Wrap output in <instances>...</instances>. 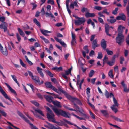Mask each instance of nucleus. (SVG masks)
<instances>
[{
	"mask_svg": "<svg viewBox=\"0 0 129 129\" xmlns=\"http://www.w3.org/2000/svg\"><path fill=\"white\" fill-rule=\"evenodd\" d=\"M50 106L52 107V109L58 116H61L65 118H69L70 117V114L69 113L60 109H58L51 105H50Z\"/></svg>",
	"mask_w": 129,
	"mask_h": 129,
	"instance_id": "f257e3e1",
	"label": "nucleus"
},
{
	"mask_svg": "<svg viewBox=\"0 0 129 129\" xmlns=\"http://www.w3.org/2000/svg\"><path fill=\"white\" fill-rule=\"evenodd\" d=\"M17 114L20 117L23 118L25 122L28 123L31 126L30 128L31 129H38L36 126L31 123L30 121L20 111L17 110Z\"/></svg>",
	"mask_w": 129,
	"mask_h": 129,
	"instance_id": "f03ea898",
	"label": "nucleus"
},
{
	"mask_svg": "<svg viewBox=\"0 0 129 129\" xmlns=\"http://www.w3.org/2000/svg\"><path fill=\"white\" fill-rule=\"evenodd\" d=\"M115 40L116 42L119 45L121 46L124 41V35H118Z\"/></svg>",
	"mask_w": 129,
	"mask_h": 129,
	"instance_id": "7ed1b4c3",
	"label": "nucleus"
},
{
	"mask_svg": "<svg viewBox=\"0 0 129 129\" xmlns=\"http://www.w3.org/2000/svg\"><path fill=\"white\" fill-rule=\"evenodd\" d=\"M76 18L78 20H75L74 21V24L75 25H79L84 23L85 21V19L84 18H80L77 17Z\"/></svg>",
	"mask_w": 129,
	"mask_h": 129,
	"instance_id": "20e7f679",
	"label": "nucleus"
},
{
	"mask_svg": "<svg viewBox=\"0 0 129 129\" xmlns=\"http://www.w3.org/2000/svg\"><path fill=\"white\" fill-rule=\"evenodd\" d=\"M68 99L70 100L72 103H75V102L79 105H82V104L80 101L76 97H73L70 96Z\"/></svg>",
	"mask_w": 129,
	"mask_h": 129,
	"instance_id": "39448f33",
	"label": "nucleus"
},
{
	"mask_svg": "<svg viewBox=\"0 0 129 129\" xmlns=\"http://www.w3.org/2000/svg\"><path fill=\"white\" fill-rule=\"evenodd\" d=\"M47 118L50 121L53 122L55 120L54 118L55 115L53 112L52 113H47Z\"/></svg>",
	"mask_w": 129,
	"mask_h": 129,
	"instance_id": "423d86ee",
	"label": "nucleus"
},
{
	"mask_svg": "<svg viewBox=\"0 0 129 129\" xmlns=\"http://www.w3.org/2000/svg\"><path fill=\"white\" fill-rule=\"evenodd\" d=\"M32 78L36 84L38 83L39 85H41V84H43L44 83L43 80H42L40 82L39 77L37 76H33Z\"/></svg>",
	"mask_w": 129,
	"mask_h": 129,
	"instance_id": "0eeeda50",
	"label": "nucleus"
},
{
	"mask_svg": "<svg viewBox=\"0 0 129 129\" xmlns=\"http://www.w3.org/2000/svg\"><path fill=\"white\" fill-rule=\"evenodd\" d=\"M118 56V55H114L111 59V62L109 61H108L107 62V64L110 66L113 65L115 64L116 57H117Z\"/></svg>",
	"mask_w": 129,
	"mask_h": 129,
	"instance_id": "6e6552de",
	"label": "nucleus"
},
{
	"mask_svg": "<svg viewBox=\"0 0 129 129\" xmlns=\"http://www.w3.org/2000/svg\"><path fill=\"white\" fill-rule=\"evenodd\" d=\"M0 92L2 93L3 95L6 99L9 100L10 101L13 103V101L9 97L7 94L3 90L1 87L0 86Z\"/></svg>",
	"mask_w": 129,
	"mask_h": 129,
	"instance_id": "1a4fd4ad",
	"label": "nucleus"
},
{
	"mask_svg": "<svg viewBox=\"0 0 129 129\" xmlns=\"http://www.w3.org/2000/svg\"><path fill=\"white\" fill-rule=\"evenodd\" d=\"M58 88L60 92L62 93L65 95V96L68 99L70 96L65 90H63L61 86L59 87Z\"/></svg>",
	"mask_w": 129,
	"mask_h": 129,
	"instance_id": "9d476101",
	"label": "nucleus"
},
{
	"mask_svg": "<svg viewBox=\"0 0 129 129\" xmlns=\"http://www.w3.org/2000/svg\"><path fill=\"white\" fill-rule=\"evenodd\" d=\"M116 19L117 20H122L125 21L126 20V17L123 13H119V16L116 17Z\"/></svg>",
	"mask_w": 129,
	"mask_h": 129,
	"instance_id": "9b49d317",
	"label": "nucleus"
},
{
	"mask_svg": "<svg viewBox=\"0 0 129 129\" xmlns=\"http://www.w3.org/2000/svg\"><path fill=\"white\" fill-rule=\"evenodd\" d=\"M8 26L6 22H4L0 24V28L4 29V31L5 32L7 30Z\"/></svg>",
	"mask_w": 129,
	"mask_h": 129,
	"instance_id": "f8f14e48",
	"label": "nucleus"
},
{
	"mask_svg": "<svg viewBox=\"0 0 129 129\" xmlns=\"http://www.w3.org/2000/svg\"><path fill=\"white\" fill-rule=\"evenodd\" d=\"M125 27L122 26L121 25L119 26L118 28V35H123V29H125Z\"/></svg>",
	"mask_w": 129,
	"mask_h": 129,
	"instance_id": "ddd939ff",
	"label": "nucleus"
},
{
	"mask_svg": "<svg viewBox=\"0 0 129 129\" xmlns=\"http://www.w3.org/2000/svg\"><path fill=\"white\" fill-rule=\"evenodd\" d=\"M101 46L104 50H105L106 49L107 46L106 41L104 39L102 40L101 42Z\"/></svg>",
	"mask_w": 129,
	"mask_h": 129,
	"instance_id": "4468645a",
	"label": "nucleus"
},
{
	"mask_svg": "<svg viewBox=\"0 0 129 129\" xmlns=\"http://www.w3.org/2000/svg\"><path fill=\"white\" fill-rule=\"evenodd\" d=\"M121 84L124 88V91L125 92H128L129 91V88H127V85L124 83V81H123L121 82Z\"/></svg>",
	"mask_w": 129,
	"mask_h": 129,
	"instance_id": "2eb2a0df",
	"label": "nucleus"
},
{
	"mask_svg": "<svg viewBox=\"0 0 129 129\" xmlns=\"http://www.w3.org/2000/svg\"><path fill=\"white\" fill-rule=\"evenodd\" d=\"M44 97L47 100L49 103L52 102L53 99V97L51 96H49L47 95H44Z\"/></svg>",
	"mask_w": 129,
	"mask_h": 129,
	"instance_id": "dca6fc26",
	"label": "nucleus"
},
{
	"mask_svg": "<svg viewBox=\"0 0 129 129\" xmlns=\"http://www.w3.org/2000/svg\"><path fill=\"white\" fill-rule=\"evenodd\" d=\"M92 48L94 50H95L96 47L98 46L96 39H95L92 42Z\"/></svg>",
	"mask_w": 129,
	"mask_h": 129,
	"instance_id": "f3484780",
	"label": "nucleus"
},
{
	"mask_svg": "<svg viewBox=\"0 0 129 129\" xmlns=\"http://www.w3.org/2000/svg\"><path fill=\"white\" fill-rule=\"evenodd\" d=\"M5 84L7 86V87L9 88V89L10 90L11 92L14 93V94L17 95V94L15 91L13 89H12L10 85L7 83H5Z\"/></svg>",
	"mask_w": 129,
	"mask_h": 129,
	"instance_id": "a211bd4d",
	"label": "nucleus"
},
{
	"mask_svg": "<svg viewBox=\"0 0 129 129\" xmlns=\"http://www.w3.org/2000/svg\"><path fill=\"white\" fill-rule=\"evenodd\" d=\"M100 112L105 117L107 118L109 116V114L107 110H100Z\"/></svg>",
	"mask_w": 129,
	"mask_h": 129,
	"instance_id": "6ab92c4d",
	"label": "nucleus"
},
{
	"mask_svg": "<svg viewBox=\"0 0 129 129\" xmlns=\"http://www.w3.org/2000/svg\"><path fill=\"white\" fill-rule=\"evenodd\" d=\"M40 31L42 34L46 36H49V35L47 34V33H50L51 32V31H49L44 29H40Z\"/></svg>",
	"mask_w": 129,
	"mask_h": 129,
	"instance_id": "aec40b11",
	"label": "nucleus"
},
{
	"mask_svg": "<svg viewBox=\"0 0 129 129\" xmlns=\"http://www.w3.org/2000/svg\"><path fill=\"white\" fill-rule=\"evenodd\" d=\"M105 32L107 35L111 36V35L110 34H109V26L108 24H106L105 25Z\"/></svg>",
	"mask_w": 129,
	"mask_h": 129,
	"instance_id": "412c9836",
	"label": "nucleus"
},
{
	"mask_svg": "<svg viewBox=\"0 0 129 129\" xmlns=\"http://www.w3.org/2000/svg\"><path fill=\"white\" fill-rule=\"evenodd\" d=\"M52 103L54 105L58 107L61 108L62 107L61 105L60 104V102H59L57 101H53Z\"/></svg>",
	"mask_w": 129,
	"mask_h": 129,
	"instance_id": "4be33fe9",
	"label": "nucleus"
},
{
	"mask_svg": "<svg viewBox=\"0 0 129 129\" xmlns=\"http://www.w3.org/2000/svg\"><path fill=\"white\" fill-rule=\"evenodd\" d=\"M85 16L86 18L89 17H94L95 15L94 13H90L87 12L85 14Z\"/></svg>",
	"mask_w": 129,
	"mask_h": 129,
	"instance_id": "5701e85b",
	"label": "nucleus"
},
{
	"mask_svg": "<svg viewBox=\"0 0 129 129\" xmlns=\"http://www.w3.org/2000/svg\"><path fill=\"white\" fill-rule=\"evenodd\" d=\"M45 84L47 88L51 89L53 86L51 84V82H47L45 83Z\"/></svg>",
	"mask_w": 129,
	"mask_h": 129,
	"instance_id": "b1692460",
	"label": "nucleus"
},
{
	"mask_svg": "<svg viewBox=\"0 0 129 129\" xmlns=\"http://www.w3.org/2000/svg\"><path fill=\"white\" fill-rule=\"evenodd\" d=\"M2 54L5 56H7L8 55V52L6 47L5 48L4 50L3 49L0 51Z\"/></svg>",
	"mask_w": 129,
	"mask_h": 129,
	"instance_id": "393cba45",
	"label": "nucleus"
},
{
	"mask_svg": "<svg viewBox=\"0 0 129 129\" xmlns=\"http://www.w3.org/2000/svg\"><path fill=\"white\" fill-rule=\"evenodd\" d=\"M35 111L38 113L40 115L43 116H44V115L42 111L40 110L39 109H37L35 110Z\"/></svg>",
	"mask_w": 129,
	"mask_h": 129,
	"instance_id": "a878e982",
	"label": "nucleus"
},
{
	"mask_svg": "<svg viewBox=\"0 0 129 129\" xmlns=\"http://www.w3.org/2000/svg\"><path fill=\"white\" fill-rule=\"evenodd\" d=\"M113 101L114 104L112 106H117L118 107L119 106V104L118 103L115 97L113 98Z\"/></svg>",
	"mask_w": 129,
	"mask_h": 129,
	"instance_id": "bb28decb",
	"label": "nucleus"
},
{
	"mask_svg": "<svg viewBox=\"0 0 129 129\" xmlns=\"http://www.w3.org/2000/svg\"><path fill=\"white\" fill-rule=\"evenodd\" d=\"M34 22L39 27H41L40 23L37 20L36 18L33 19Z\"/></svg>",
	"mask_w": 129,
	"mask_h": 129,
	"instance_id": "cd10ccee",
	"label": "nucleus"
},
{
	"mask_svg": "<svg viewBox=\"0 0 129 129\" xmlns=\"http://www.w3.org/2000/svg\"><path fill=\"white\" fill-rule=\"evenodd\" d=\"M105 50L107 52L108 55H113V52L112 51L110 50L108 48L106 49Z\"/></svg>",
	"mask_w": 129,
	"mask_h": 129,
	"instance_id": "c85d7f7f",
	"label": "nucleus"
},
{
	"mask_svg": "<svg viewBox=\"0 0 129 129\" xmlns=\"http://www.w3.org/2000/svg\"><path fill=\"white\" fill-rule=\"evenodd\" d=\"M18 31L19 32L20 35L23 37H24L25 35L24 33L23 32L22 30L20 28H18Z\"/></svg>",
	"mask_w": 129,
	"mask_h": 129,
	"instance_id": "c756f323",
	"label": "nucleus"
},
{
	"mask_svg": "<svg viewBox=\"0 0 129 129\" xmlns=\"http://www.w3.org/2000/svg\"><path fill=\"white\" fill-rule=\"evenodd\" d=\"M53 122L59 126H63L64 124V123L63 121H62V122H59L56 121V120Z\"/></svg>",
	"mask_w": 129,
	"mask_h": 129,
	"instance_id": "7c9ffc66",
	"label": "nucleus"
},
{
	"mask_svg": "<svg viewBox=\"0 0 129 129\" xmlns=\"http://www.w3.org/2000/svg\"><path fill=\"white\" fill-rule=\"evenodd\" d=\"M108 22H110L111 24L114 23L116 21V20L115 19H108L107 20Z\"/></svg>",
	"mask_w": 129,
	"mask_h": 129,
	"instance_id": "2f4dec72",
	"label": "nucleus"
},
{
	"mask_svg": "<svg viewBox=\"0 0 129 129\" xmlns=\"http://www.w3.org/2000/svg\"><path fill=\"white\" fill-rule=\"evenodd\" d=\"M95 73V72L93 70H91L90 71L89 74V77H91Z\"/></svg>",
	"mask_w": 129,
	"mask_h": 129,
	"instance_id": "473e14b6",
	"label": "nucleus"
},
{
	"mask_svg": "<svg viewBox=\"0 0 129 129\" xmlns=\"http://www.w3.org/2000/svg\"><path fill=\"white\" fill-rule=\"evenodd\" d=\"M40 38L43 40L46 43H49V40L45 38L43 36H40Z\"/></svg>",
	"mask_w": 129,
	"mask_h": 129,
	"instance_id": "72a5a7b5",
	"label": "nucleus"
},
{
	"mask_svg": "<svg viewBox=\"0 0 129 129\" xmlns=\"http://www.w3.org/2000/svg\"><path fill=\"white\" fill-rule=\"evenodd\" d=\"M72 69V67H71V68L68 69L67 70L65 71V74L66 75H68L71 72V71Z\"/></svg>",
	"mask_w": 129,
	"mask_h": 129,
	"instance_id": "f704fd0d",
	"label": "nucleus"
},
{
	"mask_svg": "<svg viewBox=\"0 0 129 129\" xmlns=\"http://www.w3.org/2000/svg\"><path fill=\"white\" fill-rule=\"evenodd\" d=\"M98 55L97 58L99 59H101L103 57V55L102 52H98Z\"/></svg>",
	"mask_w": 129,
	"mask_h": 129,
	"instance_id": "c9c22d12",
	"label": "nucleus"
},
{
	"mask_svg": "<svg viewBox=\"0 0 129 129\" xmlns=\"http://www.w3.org/2000/svg\"><path fill=\"white\" fill-rule=\"evenodd\" d=\"M115 107L112 106L110 107V108L115 113H116L118 111V110L117 108Z\"/></svg>",
	"mask_w": 129,
	"mask_h": 129,
	"instance_id": "e433bc0d",
	"label": "nucleus"
},
{
	"mask_svg": "<svg viewBox=\"0 0 129 129\" xmlns=\"http://www.w3.org/2000/svg\"><path fill=\"white\" fill-rule=\"evenodd\" d=\"M72 115H73L74 116L76 117V118H77L79 120H85V119L82 117H79L78 116H77L76 115L74 114L73 113H72Z\"/></svg>",
	"mask_w": 129,
	"mask_h": 129,
	"instance_id": "4c0bfd02",
	"label": "nucleus"
},
{
	"mask_svg": "<svg viewBox=\"0 0 129 129\" xmlns=\"http://www.w3.org/2000/svg\"><path fill=\"white\" fill-rule=\"evenodd\" d=\"M63 106L66 109H67L69 110L73 111H76V110L75 109L71 108L70 107H68L67 106L64 105Z\"/></svg>",
	"mask_w": 129,
	"mask_h": 129,
	"instance_id": "58836bf2",
	"label": "nucleus"
},
{
	"mask_svg": "<svg viewBox=\"0 0 129 129\" xmlns=\"http://www.w3.org/2000/svg\"><path fill=\"white\" fill-rule=\"evenodd\" d=\"M118 10V7L116 8H115V10L113 11L112 13L115 15H116L117 14V11Z\"/></svg>",
	"mask_w": 129,
	"mask_h": 129,
	"instance_id": "ea45409f",
	"label": "nucleus"
},
{
	"mask_svg": "<svg viewBox=\"0 0 129 129\" xmlns=\"http://www.w3.org/2000/svg\"><path fill=\"white\" fill-rule=\"evenodd\" d=\"M0 113L2 116L6 117L7 116V113L3 110H0Z\"/></svg>",
	"mask_w": 129,
	"mask_h": 129,
	"instance_id": "a19ab883",
	"label": "nucleus"
},
{
	"mask_svg": "<svg viewBox=\"0 0 129 129\" xmlns=\"http://www.w3.org/2000/svg\"><path fill=\"white\" fill-rule=\"evenodd\" d=\"M46 72L48 74L50 77H53V75L51 72L49 70H47Z\"/></svg>",
	"mask_w": 129,
	"mask_h": 129,
	"instance_id": "79ce46f5",
	"label": "nucleus"
},
{
	"mask_svg": "<svg viewBox=\"0 0 129 129\" xmlns=\"http://www.w3.org/2000/svg\"><path fill=\"white\" fill-rule=\"evenodd\" d=\"M31 102L37 107H38L39 105V103L36 101H31Z\"/></svg>",
	"mask_w": 129,
	"mask_h": 129,
	"instance_id": "37998d69",
	"label": "nucleus"
},
{
	"mask_svg": "<svg viewBox=\"0 0 129 129\" xmlns=\"http://www.w3.org/2000/svg\"><path fill=\"white\" fill-rule=\"evenodd\" d=\"M108 75L111 78H113L114 77V76L112 74V70H110L109 72Z\"/></svg>",
	"mask_w": 129,
	"mask_h": 129,
	"instance_id": "c03bdc74",
	"label": "nucleus"
},
{
	"mask_svg": "<svg viewBox=\"0 0 129 129\" xmlns=\"http://www.w3.org/2000/svg\"><path fill=\"white\" fill-rule=\"evenodd\" d=\"M83 49L85 50L87 53H88L89 52V50L88 49V46L86 45L83 48Z\"/></svg>",
	"mask_w": 129,
	"mask_h": 129,
	"instance_id": "a18cd8bd",
	"label": "nucleus"
},
{
	"mask_svg": "<svg viewBox=\"0 0 129 129\" xmlns=\"http://www.w3.org/2000/svg\"><path fill=\"white\" fill-rule=\"evenodd\" d=\"M19 60H20V64L23 67L25 68H26V64H25L23 63V61H22V60L21 59H20Z\"/></svg>",
	"mask_w": 129,
	"mask_h": 129,
	"instance_id": "49530a36",
	"label": "nucleus"
},
{
	"mask_svg": "<svg viewBox=\"0 0 129 129\" xmlns=\"http://www.w3.org/2000/svg\"><path fill=\"white\" fill-rule=\"evenodd\" d=\"M19 60H20V64L23 67L25 68H26V64H25L23 63V61H22V60L21 59H20Z\"/></svg>",
	"mask_w": 129,
	"mask_h": 129,
	"instance_id": "de8ad7c7",
	"label": "nucleus"
},
{
	"mask_svg": "<svg viewBox=\"0 0 129 129\" xmlns=\"http://www.w3.org/2000/svg\"><path fill=\"white\" fill-rule=\"evenodd\" d=\"M125 59L123 57H120V62L121 64H122L123 63V62L124 61Z\"/></svg>",
	"mask_w": 129,
	"mask_h": 129,
	"instance_id": "09e8293b",
	"label": "nucleus"
},
{
	"mask_svg": "<svg viewBox=\"0 0 129 129\" xmlns=\"http://www.w3.org/2000/svg\"><path fill=\"white\" fill-rule=\"evenodd\" d=\"M105 95L107 98H108L109 97V93L106 90H105Z\"/></svg>",
	"mask_w": 129,
	"mask_h": 129,
	"instance_id": "8fccbe9b",
	"label": "nucleus"
},
{
	"mask_svg": "<svg viewBox=\"0 0 129 129\" xmlns=\"http://www.w3.org/2000/svg\"><path fill=\"white\" fill-rule=\"evenodd\" d=\"M89 113L91 115L92 117L94 119H95V115L93 114L92 112H91L90 111H89Z\"/></svg>",
	"mask_w": 129,
	"mask_h": 129,
	"instance_id": "3c124183",
	"label": "nucleus"
},
{
	"mask_svg": "<svg viewBox=\"0 0 129 129\" xmlns=\"http://www.w3.org/2000/svg\"><path fill=\"white\" fill-rule=\"evenodd\" d=\"M47 3L48 4H50L52 5H54V4L53 0H48L47 1Z\"/></svg>",
	"mask_w": 129,
	"mask_h": 129,
	"instance_id": "603ef678",
	"label": "nucleus"
},
{
	"mask_svg": "<svg viewBox=\"0 0 129 129\" xmlns=\"http://www.w3.org/2000/svg\"><path fill=\"white\" fill-rule=\"evenodd\" d=\"M78 111L80 113H82L83 115V116L85 118L87 119L89 118V117L88 116H87L85 114L82 113L81 111L80 110H78Z\"/></svg>",
	"mask_w": 129,
	"mask_h": 129,
	"instance_id": "864d4df0",
	"label": "nucleus"
},
{
	"mask_svg": "<svg viewBox=\"0 0 129 129\" xmlns=\"http://www.w3.org/2000/svg\"><path fill=\"white\" fill-rule=\"evenodd\" d=\"M5 20V18L4 16L1 17H0V21L2 23H4V21Z\"/></svg>",
	"mask_w": 129,
	"mask_h": 129,
	"instance_id": "5fc2aeb1",
	"label": "nucleus"
},
{
	"mask_svg": "<svg viewBox=\"0 0 129 129\" xmlns=\"http://www.w3.org/2000/svg\"><path fill=\"white\" fill-rule=\"evenodd\" d=\"M37 70L38 73H39L42 72V69L40 68L39 67H37Z\"/></svg>",
	"mask_w": 129,
	"mask_h": 129,
	"instance_id": "6e6d98bb",
	"label": "nucleus"
},
{
	"mask_svg": "<svg viewBox=\"0 0 129 129\" xmlns=\"http://www.w3.org/2000/svg\"><path fill=\"white\" fill-rule=\"evenodd\" d=\"M58 41V42L59 43L63 46L64 47H66V45L64 42L63 41H62V42H59Z\"/></svg>",
	"mask_w": 129,
	"mask_h": 129,
	"instance_id": "4d7b16f0",
	"label": "nucleus"
},
{
	"mask_svg": "<svg viewBox=\"0 0 129 129\" xmlns=\"http://www.w3.org/2000/svg\"><path fill=\"white\" fill-rule=\"evenodd\" d=\"M108 59V58L107 57L106 55H105L104 56V58L103 60V66H104L105 62H106V60Z\"/></svg>",
	"mask_w": 129,
	"mask_h": 129,
	"instance_id": "13d9d810",
	"label": "nucleus"
},
{
	"mask_svg": "<svg viewBox=\"0 0 129 129\" xmlns=\"http://www.w3.org/2000/svg\"><path fill=\"white\" fill-rule=\"evenodd\" d=\"M66 8L67 9V10L68 11V12L69 13V15H70L71 14V11L70 10V9L69 8V4H66Z\"/></svg>",
	"mask_w": 129,
	"mask_h": 129,
	"instance_id": "bf43d9fd",
	"label": "nucleus"
},
{
	"mask_svg": "<svg viewBox=\"0 0 129 129\" xmlns=\"http://www.w3.org/2000/svg\"><path fill=\"white\" fill-rule=\"evenodd\" d=\"M51 89H52L53 90H54L55 92H56L57 93H59V92L58 91L57 89L55 87H54L53 86Z\"/></svg>",
	"mask_w": 129,
	"mask_h": 129,
	"instance_id": "052dcab7",
	"label": "nucleus"
},
{
	"mask_svg": "<svg viewBox=\"0 0 129 129\" xmlns=\"http://www.w3.org/2000/svg\"><path fill=\"white\" fill-rule=\"evenodd\" d=\"M16 34L18 40L19 42L21 40V37L18 33H17Z\"/></svg>",
	"mask_w": 129,
	"mask_h": 129,
	"instance_id": "680f3d73",
	"label": "nucleus"
},
{
	"mask_svg": "<svg viewBox=\"0 0 129 129\" xmlns=\"http://www.w3.org/2000/svg\"><path fill=\"white\" fill-rule=\"evenodd\" d=\"M74 106H75V108H76V109L78 110H78H80V108L77 105H76V104L75 103H73Z\"/></svg>",
	"mask_w": 129,
	"mask_h": 129,
	"instance_id": "e2e57ef3",
	"label": "nucleus"
},
{
	"mask_svg": "<svg viewBox=\"0 0 129 129\" xmlns=\"http://www.w3.org/2000/svg\"><path fill=\"white\" fill-rule=\"evenodd\" d=\"M99 21L100 23L104 24V22L103 19L99 17H98Z\"/></svg>",
	"mask_w": 129,
	"mask_h": 129,
	"instance_id": "0e129e2a",
	"label": "nucleus"
},
{
	"mask_svg": "<svg viewBox=\"0 0 129 129\" xmlns=\"http://www.w3.org/2000/svg\"><path fill=\"white\" fill-rule=\"evenodd\" d=\"M7 122L10 125L12 126L14 128H15L16 129H18L19 128L13 125L12 124L11 122H10L8 121H7Z\"/></svg>",
	"mask_w": 129,
	"mask_h": 129,
	"instance_id": "69168bd1",
	"label": "nucleus"
},
{
	"mask_svg": "<svg viewBox=\"0 0 129 129\" xmlns=\"http://www.w3.org/2000/svg\"><path fill=\"white\" fill-rule=\"evenodd\" d=\"M95 8L97 10L100 11L101 10L102 7H101L96 6L95 7Z\"/></svg>",
	"mask_w": 129,
	"mask_h": 129,
	"instance_id": "338daca9",
	"label": "nucleus"
},
{
	"mask_svg": "<svg viewBox=\"0 0 129 129\" xmlns=\"http://www.w3.org/2000/svg\"><path fill=\"white\" fill-rule=\"evenodd\" d=\"M126 42L127 44L129 45V34L127 37L126 39Z\"/></svg>",
	"mask_w": 129,
	"mask_h": 129,
	"instance_id": "774afa93",
	"label": "nucleus"
}]
</instances>
